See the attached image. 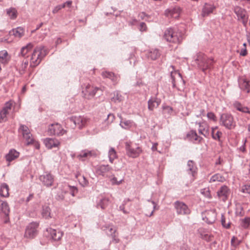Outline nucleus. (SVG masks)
<instances>
[{"label": "nucleus", "instance_id": "obj_40", "mask_svg": "<svg viewBox=\"0 0 250 250\" xmlns=\"http://www.w3.org/2000/svg\"><path fill=\"white\" fill-rule=\"evenodd\" d=\"M10 60V57L6 50L0 52V62L2 63H7Z\"/></svg>", "mask_w": 250, "mask_h": 250}, {"label": "nucleus", "instance_id": "obj_63", "mask_svg": "<svg viewBox=\"0 0 250 250\" xmlns=\"http://www.w3.org/2000/svg\"><path fill=\"white\" fill-rule=\"evenodd\" d=\"M247 54V50L246 48L243 47L241 49V52L240 53V55L242 56H245Z\"/></svg>", "mask_w": 250, "mask_h": 250}, {"label": "nucleus", "instance_id": "obj_61", "mask_svg": "<svg viewBox=\"0 0 250 250\" xmlns=\"http://www.w3.org/2000/svg\"><path fill=\"white\" fill-rule=\"evenodd\" d=\"M70 193L74 196L75 194L78 192V189L75 187H70Z\"/></svg>", "mask_w": 250, "mask_h": 250}, {"label": "nucleus", "instance_id": "obj_32", "mask_svg": "<svg viewBox=\"0 0 250 250\" xmlns=\"http://www.w3.org/2000/svg\"><path fill=\"white\" fill-rule=\"evenodd\" d=\"M133 86L135 87H139L140 88V89L138 90L140 93L144 94L146 92V84L141 79H138L133 84Z\"/></svg>", "mask_w": 250, "mask_h": 250}, {"label": "nucleus", "instance_id": "obj_5", "mask_svg": "<svg viewBox=\"0 0 250 250\" xmlns=\"http://www.w3.org/2000/svg\"><path fill=\"white\" fill-rule=\"evenodd\" d=\"M39 223L32 222L29 223L26 227L24 237L28 239L34 238L38 233Z\"/></svg>", "mask_w": 250, "mask_h": 250}, {"label": "nucleus", "instance_id": "obj_58", "mask_svg": "<svg viewBox=\"0 0 250 250\" xmlns=\"http://www.w3.org/2000/svg\"><path fill=\"white\" fill-rule=\"evenodd\" d=\"M242 191L244 193H250V185H244L242 187Z\"/></svg>", "mask_w": 250, "mask_h": 250}, {"label": "nucleus", "instance_id": "obj_47", "mask_svg": "<svg viewBox=\"0 0 250 250\" xmlns=\"http://www.w3.org/2000/svg\"><path fill=\"white\" fill-rule=\"evenodd\" d=\"M201 237L202 239L206 240L207 242H210L212 240L213 236L212 235L208 233H201Z\"/></svg>", "mask_w": 250, "mask_h": 250}, {"label": "nucleus", "instance_id": "obj_50", "mask_svg": "<svg viewBox=\"0 0 250 250\" xmlns=\"http://www.w3.org/2000/svg\"><path fill=\"white\" fill-rule=\"evenodd\" d=\"M80 178H81L79 179V181L80 184L83 187L86 186L88 184V180L83 176H81Z\"/></svg>", "mask_w": 250, "mask_h": 250}, {"label": "nucleus", "instance_id": "obj_53", "mask_svg": "<svg viewBox=\"0 0 250 250\" xmlns=\"http://www.w3.org/2000/svg\"><path fill=\"white\" fill-rule=\"evenodd\" d=\"M207 117L209 120H212L214 122L217 121V117L214 113L209 112L207 113Z\"/></svg>", "mask_w": 250, "mask_h": 250}, {"label": "nucleus", "instance_id": "obj_49", "mask_svg": "<svg viewBox=\"0 0 250 250\" xmlns=\"http://www.w3.org/2000/svg\"><path fill=\"white\" fill-rule=\"evenodd\" d=\"M199 133L203 135L206 137H208L209 135V127L207 126V127L203 128V131L202 132L201 129H198Z\"/></svg>", "mask_w": 250, "mask_h": 250}, {"label": "nucleus", "instance_id": "obj_1", "mask_svg": "<svg viewBox=\"0 0 250 250\" xmlns=\"http://www.w3.org/2000/svg\"><path fill=\"white\" fill-rule=\"evenodd\" d=\"M163 38L167 42L180 43L183 40V34L177 29L169 27L165 31Z\"/></svg>", "mask_w": 250, "mask_h": 250}, {"label": "nucleus", "instance_id": "obj_36", "mask_svg": "<svg viewBox=\"0 0 250 250\" xmlns=\"http://www.w3.org/2000/svg\"><path fill=\"white\" fill-rule=\"evenodd\" d=\"M233 106L238 111L243 113H250L249 109L246 107L243 106L239 102L236 101L233 104Z\"/></svg>", "mask_w": 250, "mask_h": 250}, {"label": "nucleus", "instance_id": "obj_59", "mask_svg": "<svg viewBox=\"0 0 250 250\" xmlns=\"http://www.w3.org/2000/svg\"><path fill=\"white\" fill-rule=\"evenodd\" d=\"M12 107V104L9 102H6L4 106L2 108L9 113L10 110H11Z\"/></svg>", "mask_w": 250, "mask_h": 250}, {"label": "nucleus", "instance_id": "obj_31", "mask_svg": "<svg viewBox=\"0 0 250 250\" xmlns=\"http://www.w3.org/2000/svg\"><path fill=\"white\" fill-rule=\"evenodd\" d=\"M187 137L189 138L191 141H193L194 143L200 142L201 137L199 136L196 132L195 130H191L187 134Z\"/></svg>", "mask_w": 250, "mask_h": 250}, {"label": "nucleus", "instance_id": "obj_45", "mask_svg": "<svg viewBox=\"0 0 250 250\" xmlns=\"http://www.w3.org/2000/svg\"><path fill=\"white\" fill-rule=\"evenodd\" d=\"M123 97L118 91L113 93V96L111 97V100L114 103H119L123 101Z\"/></svg>", "mask_w": 250, "mask_h": 250}, {"label": "nucleus", "instance_id": "obj_20", "mask_svg": "<svg viewBox=\"0 0 250 250\" xmlns=\"http://www.w3.org/2000/svg\"><path fill=\"white\" fill-rule=\"evenodd\" d=\"M97 155L96 152L94 150H88L85 149L82 150L78 155V158L82 161H84V158H89L91 157H96Z\"/></svg>", "mask_w": 250, "mask_h": 250}, {"label": "nucleus", "instance_id": "obj_43", "mask_svg": "<svg viewBox=\"0 0 250 250\" xmlns=\"http://www.w3.org/2000/svg\"><path fill=\"white\" fill-rule=\"evenodd\" d=\"M160 56V53L159 50L157 49H152L150 51L148 55V57L150 58L152 60H155Z\"/></svg>", "mask_w": 250, "mask_h": 250}, {"label": "nucleus", "instance_id": "obj_44", "mask_svg": "<svg viewBox=\"0 0 250 250\" xmlns=\"http://www.w3.org/2000/svg\"><path fill=\"white\" fill-rule=\"evenodd\" d=\"M117 157V155L115 149L113 147L110 148L108 151V158L110 163H112L114 160Z\"/></svg>", "mask_w": 250, "mask_h": 250}, {"label": "nucleus", "instance_id": "obj_4", "mask_svg": "<svg viewBox=\"0 0 250 250\" xmlns=\"http://www.w3.org/2000/svg\"><path fill=\"white\" fill-rule=\"evenodd\" d=\"M220 124L228 129H233L236 126L233 116L228 113H223L221 115Z\"/></svg>", "mask_w": 250, "mask_h": 250}, {"label": "nucleus", "instance_id": "obj_55", "mask_svg": "<svg viewBox=\"0 0 250 250\" xmlns=\"http://www.w3.org/2000/svg\"><path fill=\"white\" fill-rule=\"evenodd\" d=\"M110 181L112 185H119L122 183L123 179H121L120 181H117V178L113 176L111 179Z\"/></svg>", "mask_w": 250, "mask_h": 250}, {"label": "nucleus", "instance_id": "obj_57", "mask_svg": "<svg viewBox=\"0 0 250 250\" xmlns=\"http://www.w3.org/2000/svg\"><path fill=\"white\" fill-rule=\"evenodd\" d=\"M147 201L149 202H151L153 205V210L151 211V212H150V213L149 215H147L148 216L150 217L152 215H153L154 210L157 209L156 208L157 204L154 201H151L150 200H148Z\"/></svg>", "mask_w": 250, "mask_h": 250}, {"label": "nucleus", "instance_id": "obj_38", "mask_svg": "<svg viewBox=\"0 0 250 250\" xmlns=\"http://www.w3.org/2000/svg\"><path fill=\"white\" fill-rule=\"evenodd\" d=\"M42 215L43 218L48 219L51 218V209L46 205L43 206L42 207Z\"/></svg>", "mask_w": 250, "mask_h": 250}, {"label": "nucleus", "instance_id": "obj_21", "mask_svg": "<svg viewBox=\"0 0 250 250\" xmlns=\"http://www.w3.org/2000/svg\"><path fill=\"white\" fill-rule=\"evenodd\" d=\"M215 9V7L214 5L206 3L202 8L201 16L203 17L208 16L210 14L213 13Z\"/></svg>", "mask_w": 250, "mask_h": 250}, {"label": "nucleus", "instance_id": "obj_30", "mask_svg": "<svg viewBox=\"0 0 250 250\" xmlns=\"http://www.w3.org/2000/svg\"><path fill=\"white\" fill-rule=\"evenodd\" d=\"M181 11V9L179 7H176L171 10H167L166 11V14L167 16L177 18L179 16Z\"/></svg>", "mask_w": 250, "mask_h": 250}, {"label": "nucleus", "instance_id": "obj_24", "mask_svg": "<svg viewBox=\"0 0 250 250\" xmlns=\"http://www.w3.org/2000/svg\"><path fill=\"white\" fill-rule=\"evenodd\" d=\"M120 119V126L125 129H128L131 127L133 125V122L131 120L124 119L121 115H118Z\"/></svg>", "mask_w": 250, "mask_h": 250}, {"label": "nucleus", "instance_id": "obj_22", "mask_svg": "<svg viewBox=\"0 0 250 250\" xmlns=\"http://www.w3.org/2000/svg\"><path fill=\"white\" fill-rule=\"evenodd\" d=\"M0 210L1 213H3V215L6 217L5 223H7L9 220V213L10 212V208L8 203L6 202H2L0 205Z\"/></svg>", "mask_w": 250, "mask_h": 250}, {"label": "nucleus", "instance_id": "obj_8", "mask_svg": "<svg viewBox=\"0 0 250 250\" xmlns=\"http://www.w3.org/2000/svg\"><path fill=\"white\" fill-rule=\"evenodd\" d=\"M88 122V119L83 116L73 117L67 121V125L73 124L74 126H77L79 129L85 126Z\"/></svg>", "mask_w": 250, "mask_h": 250}, {"label": "nucleus", "instance_id": "obj_14", "mask_svg": "<svg viewBox=\"0 0 250 250\" xmlns=\"http://www.w3.org/2000/svg\"><path fill=\"white\" fill-rule=\"evenodd\" d=\"M40 180L42 184L46 187H49L53 185L54 182L53 176L48 172H44L39 177Z\"/></svg>", "mask_w": 250, "mask_h": 250}, {"label": "nucleus", "instance_id": "obj_10", "mask_svg": "<svg viewBox=\"0 0 250 250\" xmlns=\"http://www.w3.org/2000/svg\"><path fill=\"white\" fill-rule=\"evenodd\" d=\"M19 132L22 134L23 137L26 141L27 145L32 144L33 143L34 139L32 137V134L27 126L21 125L19 128Z\"/></svg>", "mask_w": 250, "mask_h": 250}, {"label": "nucleus", "instance_id": "obj_11", "mask_svg": "<svg viewBox=\"0 0 250 250\" xmlns=\"http://www.w3.org/2000/svg\"><path fill=\"white\" fill-rule=\"evenodd\" d=\"M176 212L179 215H188L190 213V210L188 206L182 202L176 201L174 203Z\"/></svg>", "mask_w": 250, "mask_h": 250}, {"label": "nucleus", "instance_id": "obj_39", "mask_svg": "<svg viewBox=\"0 0 250 250\" xmlns=\"http://www.w3.org/2000/svg\"><path fill=\"white\" fill-rule=\"evenodd\" d=\"M7 15L12 20H15L17 18L18 15L17 10L15 8L10 7L6 9Z\"/></svg>", "mask_w": 250, "mask_h": 250}, {"label": "nucleus", "instance_id": "obj_23", "mask_svg": "<svg viewBox=\"0 0 250 250\" xmlns=\"http://www.w3.org/2000/svg\"><path fill=\"white\" fill-rule=\"evenodd\" d=\"M229 194V188L227 186L222 187L217 191V195L223 201H225Z\"/></svg>", "mask_w": 250, "mask_h": 250}, {"label": "nucleus", "instance_id": "obj_37", "mask_svg": "<svg viewBox=\"0 0 250 250\" xmlns=\"http://www.w3.org/2000/svg\"><path fill=\"white\" fill-rule=\"evenodd\" d=\"M11 35H13L15 37L20 38L24 34V29L23 28L18 27L15 29H13L10 32Z\"/></svg>", "mask_w": 250, "mask_h": 250}, {"label": "nucleus", "instance_id": "obj_25", "mask_svg": "<svg viewBox=\"0 0 250 250\" xmlns=\"http://www.w3.org/2000/svg\"><path fill=\"white\" fill-rule=\"evenodd\" d=\"M47 231L50 233L52 239L54 241H59L62 236V232L51 228L47 229Z\"/></svg>", "mask_w": 250, "mask_h": 250}, {"label": "nucleus", "instance_id": "obj_16", "mask_svg": "<svg viewBox=\"0 0 250 250\" xmlns=\"http://www.w3.org/2000/svg\"><path fill=\"white\" fill-rule=\"evenodd\" d=\"M238 84L240 89L248 93L250 92V81L244 77L238 79Z\"/></svg>", "mask_w": 250, "mask_h": 250}, {"label": "nucleus", "instance_id": "obj_60", "mask_svg": "<svg viewBox=\"0 0 250 250\" xmlns=\"http://www.w3.org/2000/svg\"><path fill=\"white\" fill-rule=\"evenodd\" d=\"M115 119V116L113 114H109L107 116L106 121L108 124L112 123Z\"/></svg>", "mask_w": 250, "mask_h": 250}, {"label": "nucleus", "instance_id": "obj_7", "mask_svg": "<svg viewBox=\"0 0 250 250\" xmlns=\"http://www.w3.org/2000/svg\"><path fill=\"white\" fill-rule=\"evenodd\" d=\"M233 11L237 16V20L241 21L243 25L246 27L249 19L247 11L239 6H236L234 7Z\"/></svg>", "mask_w": 250, "mask_h": 250}, {"label": "nucleus", "instance_id": "obj_62", "mask_svg": "<svg viewBox=\"0 0 250 250\" xmlns=\"http://www.w3.org/2000/svg\"><path fill=\"white\" fill-rule=\"evenodd\" d=\"M147 29V26L146 24L142 22L140 24L139 29L141 31H146Z\"/></svg>", "mask_w": 250, "mask_h": 250}, {"label": "nucleus", "instance_id": "obj_64", "mask_svg": "<svg viewBox=\"0 0 250 250\" xmlns=\"http://www.w3.org/2000/svg\"><path fill=\"white\" fill-rule=\"evenodd\" d=\"M223 160L219 157L216 161L215 163V166H217L219 165H222L223 163Z\"/></svg>", "mask_w": 250, "mask_h": 250}, {"label": "nucleus", "instance_id": "obj_41", "mask_svg": "<svg viewBox=\"0 0 250 250\" xmlns=\"http://www.w3.org/2000/svg\"><path fill=\"white\" fill-rule=\"evenodd\" d=\"M218 127L215 126L214 127H212L211 129V136L213 139L215 140L220 141V137L222 135V133L220 131H216V129H217Z\"/></svg>", "mask_w": 250, "mask_h": 250}, {"label": "nucleus", "instance_id": "obj_28", "mask_svg": "<svg viewBox=\"0 0 250 250\" xmlns=\"http://www.w3.org/2000/svg\"><path fill=\"white\" fill-rule=\"evenodd\" d=\"M102 75L104 78L110 79L114 83H117L119 80V77L111 72L103 71Z\"/></svg>", "mask_w": 250, "mask_h": 250}, {"label": "nucleus", "instance_id": "obj_42", "mask_svg": "<svg viewBox=\"0 0 250 250\" xmlns=\"http://www.w3.org/2000/svg\"><path fill=\"white\" fill-rule=\"evenodd\" d=\"M225 180V178L224 176H223L221 174L217 173L213 175L210 179V182H223Z\"/></svg>", "mask_w": 250, "mask_h": 250}, {"label": "nucleus", "instance_id": "obj_18", "mask_svg": "<svg viewBox=\"0 0 250 250\" xmlns=\"http://www.w3.org/2000/svg\"><path fill=\"white\" fill-rule=\"evenodd\" d=\"M216 218V212L214 210H207L205 212V218L204 220H206L207 223L209 224L213 223Z\"/></svg>", "mask_w": 250, "mask_h": 250}, {"label": "nucleus", "instance_id": "obj_52", "mask_svg": "<svg viewBox=\"0 0 250 250\" xmlns=\"http://www.w3.org/2000/svg\"><path fill=\"white\" fill-rule=\"evenodd\" d=\"M221 224H222V226L224 228H225L226 229H228L230 227V223H228V224H226V219H225L224 215H223V214H222V215H221Z\"/></svg>", "mask_w": 250, "mask_h": 250}, {"label": "nucleus", "instance_id": "obj_26", "mask_svg": "<svg viewBox=\"0 0 250 250\" xmlns=\"http://www.w3.org/2000/svg\"><path fill=\"white\" fill-rule=\"evenodd\" d=\"M188 166V171L189 174H191L193 180H194L195 174H196L197 167L195 166V163L192 160H189L187 164Z\"/></svg>", "mask_w": 250, "mask_h": 250}, {"label": "nucleus", "instance_id": "obj_9", "mask_svg": "<svg viewBox=\"0 0 250 250\" xmlns=\"http://www.w3.org/2000/svg\"><path fill=\"white\" fill-rule=\"evenodd\" d=\"M113 168L109 165H100L97 167L96 172L98 175L103 177L110 178L113 176Z\"/></svg>", "mask_w": 250, "mask_h": 250}, {"label": "nucleus", "instance_id": "obj_54", "mask_svg": "<svg viewBox=\"0 0 250 250\" xmlns=\"http://www.w3.org/2000/svg\"><path fill=\"white\" fill-rule=\"evenodd\" d=\"M64 8V5L59 4L55 6L52 10V13L53 14L57 13L60 10Z\"/></svg>", "mask_w": 250, "mask_h": 250}, {"label": "nucleus", "instance_id": "obj_17", "mask_svg": "<svg viewBox=\"0 0 250 250\" xmlns=\"http://www.w3.org/2000/svg\"><path fill=\"white\" fill-rule=\"evenodd\" d=\"M170 68L172 69L170 71V76L172 79V83L173 87H176V82H175V75H178V76L181 79V81H182L184 85L185 84V81L183 79L182 75L181 73L178 71L176 70L175 67L173 65H170ZM185 86H183V90L184 89Z\"/></svg>", "mask_w": 250, "mask_h": 250}, {"label": "nucleus", "instance_id": "obj_56", "mask_svg": "<svg viewBox=\"0 0 250 250\" xmlns=\"http://www.w3.org/2000/svg\"><path fill=\"white\" fill-rule=\"evenodd\" d=\"M126 203V201H124L123 204L119 207V210L123 212L124 214H127L129 211L125 209V206Z\"/></svg>", "mask_w": 250, "mask_h": 250}, {"label": "nucleus", "instance_id": "obj_19", "mask_svg": "<svg viewBox=\"0 0 250 250\" xmlns=\"http://www.w3.org/2000/svg\"><path fill=\"white\" fill-rule=\"evenodd\" d=\"M161 103V100L157 97H151L147 102L148 109L150 111H153L158 107Z\"/></svg>", "mask_w": 250, "mask_h": 250}, {"label": "nucleus", "instance_id": "obj_27", "mask_svg": "<svg viewBox=\"0 0 250 250\" xmlns=\"http://www.w3.org/2000/svg\"><path fill=\"white\" fill-rule=\"evenodd\" d=\"M33 47V45L31 43H28L26 45L23 46L21 49L20 53L19 54V56H21L24 58H26L28 57L27 54L31 51Z\"/></svg>", "mask_w": 250, "mask_h": 250}, {"label": "nucleus", "instance_id": "obj_48", "mask_svg": "<svg viewBox=\"0 0 250 250\" xmlns=\"http://www.w3.org/2000/svg\"><path fill=\"white\" fill-rule=\"evenodd\" d=\"M28 65V62L27 61H23L22 63L21 64V66L19 68V71L21 74H23L25 69L27 68V65Z\"/></svg>", "mask_w": 250, "mask_h": 250}, {"label": "nucleus", "instance_id": "obj_2", "mask_svg": "<svg viewBox=\"0 0 250 250\" xmlns=\"http://www.w3.org/2000/svg\"><path fill=\"white\" fill-rule=\"evenodd\" d=\"M48 50L44 46L39 45L36 47L30 58V65L32 67L37 66L42 60L48 54Z\"/></svg>", "mask_w": 250, "mask_h": 250}, {"label": "nucleus", "instance_id": "obj_34", "mask_svg": "<svg viewBox=\"0 0 250 250\" xmlns=\"http://www.w3.org/2000/svg\"><path fill=\"white\" fill-rule=\"evenodd\" d=\"M9 187L6 183H2L0 186V196L3 197L9 196Z\"/></svg>", "mask_w": 250, "mask_h": 250}, {"label": "nucleus", "instance_id": "obj_33", "mask_svg": "<svg viewBox=\"0 0 250 250\" xmlns=\"http://www.w3.org/2000/svg\"><path fill=\"white\" fill-rule=\"evenodd\" d=\"M19 152L15 149H11L6 155L5 158L7 161L10 162L19 156Z\"/></svg>", "mask_w": 250, "mask_h": 250}, {"label": "nucleus", "instance_id": "obj_51", "mask_svg": "<svg viewBox=\"0 0 250 250\" xmlns=\"http://www.w3.org/2000/svg\"><path fill=\"white\" fill-rule=\"evenodd\" d=\"M8 113V112L6 111L5 109H2L0 111V121H6V115Z\"/></svg>", "mask_w": 250, "mask_h": 250}, {"label": "nucleus", "instance_id": "obj_3", "mask_svg": "<svg viewBox=\"0 0 250 250\" xmlns=\"http://www.w3.org/2000/svg\"><path fill=\"white\" fill-rule=\"evenodd\" d=\"M198 66L203 72L206 73L207 70H210L213 65L214 61L213 58H208L205 54L199 53L195 60Z\"/></svg>", "mask_w": 250, "mask_h": 250}, {"label": "nucleus", "instance_id": "obj_46", "mask_svg": "<svg viewBox=\"0 0 250 250\" xmlns=\"http://www.w3.org/2000/svg\"><path fill=\"white\" fill-rule=\"evenodd\" d=\"M250 224V217H246L242 219L241 222V226L244 229H247Z\"/></svg>", "mask_w": 250, "mask_h": 250}, {"label": "nucleus", "instance_id": "obj_15", "mask_svg": "<svg viewBox=\"0 0 250 250\" xmlns=\"http://www.w3.org/2000/svg\"><path fill=\"white\" fill-rule=\"evenodd\" d=\"M103 229L105 231L108 235H111L112 238V242L115 243L119 242L120 240L117 238L116 235V229L113 228L112 226L108 225L103 227Z\"/></svg>", "mask_w": 250, "mask_h": 250}, {"label": "nucleus", "instance_id": "obj_13", "mask_svg": "<svg viewBox=\"0 0 250 250\" xmlns=\"http://www.w3.org/2000/svg\"><path fill=\"white\" fill-rule=\"evenodd\" d=\"M99 90L97 87H94L89 84L86 85L85 87L83 89L82 93L85 98L90 99L96 94L97 91Z\"/></svg>", "mask_w": 250, "mask_h": 250}, {"label": "nucleus", "instance_id": "obj_35", "mask_svg": "<svg viewBox=\"0 0 250 250\" xmlns=\"http://www.w3.org/2000/svg\"><path fill=\"white\" fill-rule=\"evenodd\" d=\"M109 204V199L106 197H103L101 199L97 204V208H100L102 209H105Z\"/></svg>", "mask_w": 250, "mask_h": 250}, {"label": "nucleus", "instance_id": "obj_12", "mask_svg": "<svg viewBox=\"0 0 250 250\" xmlns=\"http://www.w3.org/2000/svg\"><path fill=\"white\" fill-rule=\"evenodd\" d=\"M66 131L64 130L59 124H52L49 125L48 132L50 135L62 136L65 133Z\"/></svg>", "mask_w": 250, "mask_h": 250}, {"label": "nucleus", "instance_id": "obj_29", "mask_svg": "<svg viewBox=\"0 0 250 250\" xmlns=\"http://www.w3.org/2000/svg\"><path fill=\"white\" fill-rule=\"evenodd\" d=\"M44 143L46 147L49 149L57 147L60 145L58 141L51 138H46L44 141Z\"/></svg>", "mask_w": 250, "mask_h": 250}, {"label": "nucleus", "instance_id": "obj_6", "mask_svg": "<svg viewBox=\"0 0 250 250\" xmlns=\"http://www.w3.org/2000/svg\"><path fill=\"white\" fill-rule=\"evenodd\" d=\"M125 149L126 154L133 158L138 157L142 151L140 147L129 142L125 143Z\"/></svg>", "mask_w": 250, "mask_h": 250}]
</instances>
